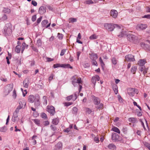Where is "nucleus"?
Listing matches in <instances>:
<instances>
[{
	"label": "nucleus",
	"instance_id": "b1692460",
	"mask_svg": "<svg viewBox=\"0 0 150 150\" xmlns=\"http://www.w3.org/2000/svg\"><path fill=\"white\" fill-rule=\"evenodd\" d=\"M58 122L59 120L57 118H56L53 120L52 123L53 124L56 125L58 124Z\"/></svg>",
	"mask_w": 150,
	"mask_h": 150
},
{
	"label": "nucleus",
	"instance_id": "9b49d317",
	"mask_svg": "<svg viewBox=\"0 0 150 150\" xmlns=\"http://www.w3.org/2000/svg\"><path fill=\"white\" fill-rule=\"evenodd\" d=\"M147 27L146 24H140L136 26V28L139 30H143L145 29Z\"/></svg>",
	"mask_w": 150,
	"mask_h": 150
},
{
	"label": "nucleus",
	"instance_id": "6e6552de",
	"mask_svg": "<svg viewBox=\"0 0 150 150\" xmlns=\"http://www.w3.org/2000/svg\"><path fill=\"white\" fill-rule=\"evenodd\" d=\"M47 111L51 115H53L55 112L54 107L52 106H48L47 108Z\"/></svg>",
	"mask_w": 150,
	"mask_h": 150
},
{
	"label": "nucleus",
	"instance_id": "a211bd4d",
	"mask_svg": "<svg viewBox=\"0 0 150 150\" xmlns=\"http://www.w3.org/2000/svg\"><path fill=\"white\" fill-rule=\"evenodd\" d=\"M129 121L132 123H137L138 122L137 119L135 117L129 118Z\"/></svg>",
	"mask_w": 150,
	"mask_h": 150
},
{
	"label": "nucleus",
	"instance_id": "052dcab7",
	"mask_svg": "<svg viewBox=\"0 0 150 150\" xmlns=\"http://www.w3.org/2000/svg\"><path fill=\"white\" fill-rule=\"evenodd\" d=\"M46 59L47 62H51L54 60L53 59L49 57H46Z\"/></svg>",
	"mask_w": 150,
	"mask_h": 150
},
{
	"label": "nucleus",
	"instance_id": "bb28decb",
	"mask_svg": "<svg viewBox=\"0 0 150 150\" xmlns=\"http://www.w3.org/2000/svg\"><path fill=\"white\" fill-rule=\"evenodd\" d=\"M23 83L24 87L27 88L28 87L29 83L28 81H27L26 80H25L23 81Z\"/></svg>",
	"mask_w": 150,
	"mask_h": 150
},
{
	"label": "nucleus",
	"instance_id": "6ab92c4d",
	"mask_svg": "<svg viewBox=\"0 0 150 150\" xmlns=\"http://www.w3.org/2000/svg\"><path fill=\"white\" fill-rule=\"evenodd\" d=\"M108 148L110 149H115L116 147L115 145L113 144H110L108 146Z\"/></svg>",
	"mask_w": 150,
	"mask_h": 150
},
{
	"label": "nucleus",
	"instance_id": "393cba45",
	"mask_svg": "<svg viewBox=\"0 0 150 150\" xmlns=\"http://www.w3.org/2000/svg\"><path fill=\"white\" fill-rule=\"evenodd\" d=\"M21 109V108H20V107H19L18 106L17 108L16 109L15 111V112L16 113V114H17V113L19 112V110H20V109ZM13 117H14V118H17L18 117V116L17 115H14V114H13Z\"/></svg>",
	"mask_w": 150,
	"mask_h": 150
},
{
	"label": "nucleus",
	"instance_id": "de8ad7c7",
	"mask_svg": "<svg viewBox=\"0 0 150 150\" xmlns=\"http://www.w3.org/2000/svg\"><path fill=\"white\" fill-rule=\"evenodd\" d=\"M67 49H63L62 50L61 52L60 53V55L61 56H63L64 55Z\"/></svg>",
	"mask_w": 150,
	"mask_h": 150
},
{
	"label": "nucleus",
	"instance_id": "20e7f679",
	"mask_svg": "<svg viewBox=\"0 0 150 150\" xmlns=\"http://www.w3.org/2000/svg\"><path fill=\"white\" fill-rule=\"evenodd\" d=\"M127 91L128 95L130 96H134V93L137 94L138 92V90L135 88H129L127 89Z\"/></svg>",
	"mask_w": 150,
	"mask_h": 150
},
{
	"label": "nucleus",
	"instance_id": "ddd939ff",
	"mask_svg": "<svg viewBox=\"0 0 150 150\" xmlns=\"http://www.w3.org/2000/svg\"><path fill=\"white\" fill-rule=\"evenodd\" d=\"M26 105V103L25 100L23 99H21L19 102V105L18 106L22 109L25 107Z\"/></svg>",
	"mask_w": 150,
	"mask_h": 150
},
{
	"label": "nucleus",
	"instance_id": "0e129e2a",
	"mask_svg": "<svg viewBox=\"0 0 150 150\" xmlns=\"http://www.w3.org/2000/svg\"><path fill=\"white\" fill-rule=\"evenodd\" d=\"M143 18H147V19H150V14H148L145 15L143 17Z\"/></svg>",
	"mask_w": 150,
	"mask_h": 150
},
{
	"label": "nucleus",
	"instance_id": "864d4df0",
	"mask_svg": "<svg viewBox=\"0 0 150 150\" xmlns=\"http://www.w3.org/2000/svg\"><path fill=\"white\" fill-rule=\"evenodd\" d=\"M36 19V15H34L32 16V20L33 21H35Z\"/></svg>",
	"mask_w": 150,
	"mask_h": 150
},
{
	"label": "nucleus",
	"instance_id": "aec40b11",
	"mask_svg": "<svg viewBox=\"0 0 150 150\" xmlns=\"http://www.w3.org/2000/svg\"><path fill=\"white\" fill-rule=\"evenodd\" d=\"M113 90L115 94H117L118 93V88L117 85L115 84L113 86Z\"/></svg>",
	"mask_w": 150,
	"mask_h": 150
},
{
	"label": "nucleus",
	"instance_id": "c85d7f7f",
	"mask_svg": "<svg viewBox=\"0 0 150 150\" xmlns=\"http://www.w3.org/2000/svg\"><path fill=\"white\" fill-rule=\"evenodd\" d=\"M112 130L115 132H116L119 134L120 133V131L119 129L117 127H114L112 128Z\"/></svg>",
	"mask_w": 150,
	"mask_h": 150
},
{
	"label": "nucleus",
	"instance_id": "2eb2a0df",
	"mask_svg": "<svg viewBox=\"0 0 150 150\" xmlns=\"http://www.w3.org/2000/svg\"><path fill=\"white\" fill-rule=\"evenodd\" d=\"M46 11V8L43 6H41L39 8V13L41 14L45 13Z\"/></svg>",
	"mask_w": 150,
	"mask_h": 150
},
{
	"label": "nucleus",
	"instance_id": "5701e85b",
	"mask_svg": "<svg viewBox=\"0 0 150 150\" xmlns=\"http://www.w3.org/2000/svg\"><path fill=\"white\" fill-rule=\"evenodd\" d=\"M137 67H136L133 66L131 68V71L133 73V74H135L137 70Z\"/></svg>",
	"mask_w": 150,
	"mask_h": 150
},
{
	"label": "nucleus",
	"instance_id": "680f3d73",
	"mask_svg": "<svg viewBox=\"0 0 150 150\" xmlns=\"http://www.w3.org/2000/svg\"><path fill=\"white\" fill-rule=\"evenodd\" d=\"M95 79L96 81H99L100 80V77L98 75H96L94 76V79Z\"/></svg>",
	"mask_w": 150,
	"mask_h": 150
},
{
	"label": "nucleus",
	"instance_id": "f8f14e48",
	"mask_svg": "<svg viewBox=\"0 0 150 150\" xmlns=\"http://www.w3.org/2000/svg\"><path fill=\"white\" fill-rule=\"evenodd\" d=\"M118 14L117 11L116 10L114 9L112 10L110 13V16L114 18H116L117 17Z\"/></svg>",
	"mask_w": 150,
	"mask_h": 150
},
{
	"label": "nucleus",
	"instance_id": "8fccbe9b",
	"mask_svg": "<svg viewBox=\"0 0 150 150\" xmlns=\"http://www.w3.org/2000/svg\"><path fill=\"white\" fill-rule=\"evenodd\" d=\"M143 45V44H142V45ZM143 45L146 47V48H147V49L148 50H150V46L149 45H147L146 44H143Z\"/></svg>",
	"mask_w": 150,
	"mask_h": 150
},
{
	"label": "nucleus",
	"instance_id": "e2e57ef3",
	"mask_svg": "<svg viewBox=\"0 0 150 150\" xmlns=\"http://www.w3.org/2000/svg\"><path fill=\"white\" fill-rule=\"evenodd\" d=\"M144 67H145V66H141V67L139 68V70L141 72L143 71L144 69Z\"/></svg>",
	"mask_w": 150,
	"mask_h": 150
},
{
	"label": "nucleus",
	"instance_id": "c9c22d12",
	"mask_svg": "<svg viewBox=\"0 0 150 150\" xmlns=\"http://www.w3.org/2000/svg\"><path fill=\"white\" fill-rule=\"evenodd\" d=\"M79 94V93L76 92L74 94V98H73V101H74L77 98L78 95Z\"/></svg>",
	"mask_w": 150,
	"mask_h": 150
},
{
	"label": "nucleus",
	"instance_id": "5fc2aeb1",
	"mask_svg": "<svg viewBox=\"0 0 150 150\" xmlns=\"http://www.w3.org/2000/svg\"><path fill=\"white\" fill-rule=\"evenodd\" d=\"M42 16H41L38 19L37 21V22L38 24L39 23H40V22H41V21L42 20Z\"/></svg>",
	"mask_w": 150,
	"mask_h": 150
},
{
	"label": "nucleus",
	"instance_id": "7ed1b4c3",
	"mask_svg": "<svg viewBox=\"0 0 150 150\" xmlns=\"http://www.w3.org/2000/svg\"><path fill=\"white\" fill-rule=\"evenodd\" d=\"M94 104L95 105V108L97 110H100L103 108V104L100 103V100L97 97H94Z\"/></svg>",
	"mask_w": 150,
	"mask_h": 150
},
{
	"label": "nucleus",
	"instance_id": "a18cd8bd",
	"mask_svg": "<svg viewBox=\"0 0 150 150\" xmlns=\"http://www.w3.org/2000/svg\"><path fill=\"white\" fill-rule=\"evenodd\" d=\"M7 16L6 14H4L1 18L2 21H4L7 19Z\"/></svg>",
	"mask_w": 150,
	"mask_h": 150
},
{
	"label": "nucleus",
	"instance_id": "dca6fc26",
	"mask_svg": "<svg viewBox=\"0 0 150 150\" xmlns=\"http://www.w3.org/2000/svg\"><path fill=\"white\" fill-rule=\"evenodd\" d=\"M146 63V61L145 59H141L139 61L138 64L140 66H144Z\"/></svg>",
	"mask_w": 150,
	"mask_h": 150
},
{
	"label": "nucleus",
	"instance_id": "7c9ffc66",
	"mask_svg": "<svg viewBox=\"0 0 150 150\" xmlns=\"http://www.w3.org/2000/svg\"><path fill=\"white\" fill-rule=\"evenodd\" d=\"M74 98V95H71L69 96H67L66 98V100L68 101H69L71 100H72L73 101V98Z\"/></svg>",
	"mask_w": 150,
	"mask_h": 150
},
{
	"label": "nucleus",
	"instance_id": "e433bc0d",
	"mask_svg": "<svg viewBox=\"0 0 150 150\" xmlns=\"http://www.w3.org/2000/svg\"><path fill=\"white\" fill-rule=\"evenodd\" d=\"M34 122L37 125L39 126L40 124V120L38 119H35L33 120Z\"/></svg>",
	"mask_w": 150,
	"mask_h": 150
},
{
	"label": "nucleus",
	"instance_id": "f03ea898",
	"mask_svg": "<svg viewBox=\"0 0 150 150\" xmlns=\"http://www.w3.org/2000/svg\"><path fill=\"white\" fill-rule=\"evenodd\" d=\"M12 26L10 23L6 24L4 28L3 33L6 36L9 35L12 33Z\"/></svg>",
	"mask_w": 150,
	"mask_h": 150
},
{
	"label": "nucleus",
	"instance_id": "c756f323",
	"mask_svg": "<svg viewBox=\"0 0 150 150\" xmlns=\"http://www.w3.org/2000/svg\"><path fill=\"white\" fill-rule=\"evenodd\" d=\"M41 117L45 120H47V117L46 114L45 113H42L41 114Z\"/></svg>",
	"mask_w": 150,
	"mask_h": 150
},
{
	"label": "nucleus",
	"instance_id": "774afa93",
	"mask_svg": "<svg viewBox=\"0 0 150 150\" xmlns=\"http://www.w3.org/2000/svg\"><path fill=\"white\" fill-rule=\"evenodd\" d=\"M70 130V128H69V127L66 129H64V132H69Z\"/></svg>",
	"mask_w": 150,
	"mask_h": 150
},
{
	"label": "nucleus",
	"instance_id": "f704fd0d",
	"mask_svg": "<svg viewBox=\"0 0 150 150\" xmlns=\"http://www.w3.org/2000/svg\"><path fill=\"white\" fill-rule=\"evenodd\" d=\"M77 20L76 18H70L69 19V23H73L76 21Z\"/></svg>",
	"mask_w": 150,
	"mask_h": 150
},
{
	"label": "nucleus",
	"instance_id": "4d7b16f0",
	"mask_svg": "<svg viewBox=\"0 0 150 150\" xmlns=\"http://www.w3.org/2000/svg\"><path fill=\"white\" fill-rule=\"evenodd\" d=\"M31 4L34 6H36L37 4V2L34 0H33L32 1Z\"/></svg>",
	"mask_w": 150,
	"mask_h": 150
},
{
	"label": "nucleus",
	"instance_id": "39448f33",
	"mask_svg": "<svg viewBox=\"0 0 150 150\" xmlns=\"http://www.w3.org/2000/svg\"><path fill=\"white\" fill-rule=\"evenodd\" d=\"M60 67L64 68H70L71 69L73 68L72 67H71L69 64H56L53 65V67L54 68Z\"/></svg>",
	"mask_w": 150,
	"mask_h": 150
},
{
	"label": "nucleus",
	"instance_id": "4be33fe9",
	"mask_svg": "<svg viewBox=\"0 0 150 150\" xmlns=\"http://www.w3.org/2000/svg\"><path fill=\"white\" fill-rule=\"evenodd\" d=\"M21 46L19 45L16 46L15 49L16 52L17 53H19L21 51Z\"/></svg>",
	"mask_w": 150,
	"mask_h": 150
},
{
	"label": "nucleus",
	"instance_id": "37998d69",
	"mask_svg": "<svg viewBox=\"0 0 150 150\" xmlns=\"http://www.w3.org/2000/svg\"><path fill=\"white\" fill-rule=\"evenodd\" d=\"M17 96V94L16 93V91L15 89L13 91V98L15 99L16 98Z\"/></svg>",
	"mask_w": 150,
	"mask_h": 150
},
{
	"label": "nucleus",
	"instance_id": "cd10ccee",
	"mask_svg": "<svg viewBox=\"0 0 150 150\" xmlns=\"http://www.w3.org/2000/svg\"><path fill=\"white\" fill-rule=\"evenodd\" d=\"M37 136H36L34 135L32 137V140H33V145H35L36 144V141L35 139Z\"/></svg>",
	"mask_w": 150,
	"mask_h": 150
},
{
	"label": "nucleus",
	"instance_id": "79ce46f5",
	"mask_svg": "<svg viewBox=\"0 0 150 150\" xmlns=\"http://www.w3.org/2000/svg\"><path fill=\"white\" fill-rule=\"evenodd\" d=\"M85 3L87 4H89L93 3V2L91 0H88L85 2Z\"/></svg>",
	"mask_w": 150,
	"mask_h": 150
},
{
	"label": "nucleus",
	"instance_id": "c03bdc74",
	"mask_svg": "<svg viewBox=\"0 0 150 150\" xmlns=\"http://www.w3.org/2000/svg\"><path fill=\"white\" fill-rule=\"evenodd\" d=\"M73 104V103L72 102H65L64 103V104L65 106H68L70 105H71Z\"/></svg>",
	"mask_w": 150,
	"mask_h": 150
},
{
	"label": "nucleus",
	"instance_id": "49530a36",
	"mask_svg": "<svg viewBox=\"0 0 150 150\" xmlns=\"http://www.w3.org/2000/svg\"><path fill=\"white\" fill-rule=\"evenodd\" d=\"M85 110L87 113L88 114H90L91 112V110L88 108H85Z\"/></svg>",
	"mask_w": 150,
	"mask_h": 150
},
{
	"label": "nucleus",
	"instance_id": "a878e982",
	"mask_svg": "<svg viewBox=\"0 0 150 150\" xmlns=\"http://www.w3.org/2000/svg\"><path fill=\"white\" fill-rule=\"evenodd\" d=\"M48 23V21L47 20H45L43 21L42 22V25L43 27H45L46 25Z\"/></svg>",
	"mask_w": 150,
	"mask_h": 150
},
{
	"label": "nucleus",
	"instance_id": "f3484780",
	"mask_svg": "<svg viewBox=\"0 0 150 150\" xmlns=\"http://www.w3.org/2000/svg\"><path fill=\"white\" fill-rule=\"evenodd\" d=\"M40 97L39 96L36 98L34 104L35 106L36 107H38L40 105Z\"/></svg>",
	"mask_w": 150,
	"mask_h": 150
},
{
	"label": "nucleus",
	"instance_id": "338daca9",
	"mask_svg": "<svg viewBox=\"0 0 150 150\" xmlns=\"http://www.w3.org/2000/svg\"><path fill=\"white\" fill-rule=\"evenodd\" d=\"M81 53V52L80 51L78 52H77L76 55L77 57V59L78 60L79 59V56Z\"/></svg>",
	"mask_w": 150,
	"mask_h": 150
},
{
	"label": "nucleus",
	"instance_id": "603ef678",
	"mask_svg": "<svg viewBox=\"0 0 150 150\" xmlns=\"http://www.w3.org/2000/svg\"><path fill=\"white\" fill-rule=\"evenodd\" d=\"M90 57L91 59L93 61L94 60V54L93 53L91 54L89 53Z\"/></svg>",
	"mask_w": 150,
	"mask_h": 150
},
{
	"label": "nucleus",
	"instance_id": "4c0bfd02",
	"mask_svg": "<svg viewBox=\"0 0 150 150\" xmlns=\"http://www.w3.org/2000/svg\"><path fill=\"white\" fill-rule=\"evenodd\" d=\"M117 59H116V58H115L113 57L112 59V63L113 64H114V65L116 64L117 63Z\"/></svg>",
	"mask_w": 150,
	"mask_h": 150
},
{
	"label": "nucleus",
	"instance_id": "3c124183",
	"mask_svg": "<svg viewBox=\"0 0 150 150\" xmlns=\"http://www.w3.org/2000/svg\"><path fill=\"white\" fill-rule=\"evenodd\" d=\"M94 141L96 143H98L99 142V137L98 135H97L96 137H94Z\"/></svg>",
	"mask_w": 150,
	"mask_h": 150
},
{
	"label": "nucleus",
	"instance_id": "4468645a",
	"mask_svg": "<svg viewBox=\"0 0 150 150\" xmlns=\"http://www.w3.org/2000/svg\"><path fill=\"white\" fill-rule=\"evenodd\" d=\"M35 99L34 96L33 95H31L28 96V100L29 102L32 103L34 102Z\"/></svg>",
	"mask_w": 150,
	"mask_h": 150
},
{
	"label": "nucleus",
	"instance_id": "58836bf2",
	"mask_svg": "<svg viewBox=\"0 0 150 150\" xmlns=\"http://www.w3.org/2000/svg\"><path fill=\"white\" fill-rule=\"evenodd\" d=\"M37 44L39 46H41L42 45V42L40 39H39L37 40Z\"/></svg>",
	"mask_w": 150,
	"mask_h": 150
},
{
	"label": "nucleus",
	"instance_id": "13d9d810",
	"mask_svg": "<svg viewBox=\"0 0 150 150\" xmlns=\"http://www.w3.org/2000/svg\"><path fill=\"white\" fill-rule=\"evenodd\" d=\"M43 99L44 100V102L47 104V97L45 96H44L43 97Z\"/></svg>",
	"mask_w": 150,
	"mask_h": 150
},
{
	"label": "nucleus",
	"instance_id": "a19ab883",
	"mask_svg": "<svg viewBox=\"0 0 150 150\" xmlns=\"http://www.w3.org/2000/svg\"><path fill=\"white\" fill-rule=\"evenodd\" d=\"M144 145L145 146L147 147L149 150H150V144L148 143L145 142L144 143Z\"/></svg>",
	"mask_w": 150,
	"mask_h": 150
},
{
	"label": "nucleus",
	"instance_id": "bf43d9fd",
	"mask_svg": "<svg viewBox=\"0 0 150 150\" xmlns=\"http://www.w3.org/2000/svg\"><path fill=\"white\" fill-rule=\"evenodd\" d=\"M54 76V75L53 74H52L51 75L49 78V81H51L53 79Z\"/></svg>",
	"mask_w": 150,
	"mask_h": 150
},
{
	"label": "nucleus",
	"instance_id": "9d476101",
	"mask_svg": "<svg viewBox=\"0 0 150 150\" xmlns=\"http://www.w3.org/2000/svg\"><path fill=\"white\" fill-rule=\"evenodd\" d=\"M125 59L126 60L129 62H134L135 61L134 56L131 54L126 55Z\"/></svg>",
	"mask_w": 150,
	"mask_h": 150
},
{
	"label": "nucleus",
	"instance_id": "6e6d98bb",
	"mask_svg": "<svg viewBox=\"0 0 150 150\" xmlns=\"http://www.w3.org/2000/svg\"><path fill=\"white\" fill-rule=\"evenodd\" d=\"M148 69V68H145V67H144V69L143 72V74L144 75H145L147 73Z\"/></svg>",
	"mask_w": 150,
	"mask_h": 150
},
{
	"label": "nucleus",
	"instance_id": "2f4dec72",
	"mask_svg": "<svg viewBox=\"0 0 150 150\" xmlns=\"http://www.w3.org/2000/svg\"><path fill=\"white\" fill-rule=\"evenodd\" d=\"M3 11L5 13H9L11 12V10L10 9L5 8L3 9Z\"/></svg>",
	"mask_w": 150,
	"mask_h": 150
},
{
	"label": "nucleus",
	"instance_id": "f257e3e1",
	"mask_svg": "<svg viewBox=\"0 0 150 150\" xmlns=\"http://www.w3.org/2000/svg\"><path fill=\"white\" fill-rule=\"evenodd\" d=\"M104 26L106 29L109 31H111L114 29L115 31L119 33L118 34L119 37L121 38L127 35V32L124 31L122 28L117 24L105 23Z\"/></svg>",
	"mask_w": 150,
	"mask_h": 150
},
{
	"label": "nucleus",
	"instance_id": "09e8293b",
	"mask_svg": "<svg viewBox=\"0 0 150 150\" xmlns=\"http://www.w3.org/2000/svg\"><path fill=\"white\" fill-rule=\"evenodd\" d=\"M57 37L59 39H62L63 37V35L61 34L58 33Z\"/></svg>",
	"mask_w": 150,
	"mask_h": 150
},
{
	"label": "nucleus",
	"instance_id": "412c9836",
	"mask_svg": "<svg viewBox=\"0 0 150 150\" xmlns=\"http://www.w3.org/2000/svg\"><path fill=\"white\" fill-rule=\"evenodd\" d=\"M28 47V45H26L25 42H23L22 44V47L21 48V52L23 53V52L25 49V47L27 48Z\"/></svg>",
	"mask_w": 150,
	"mask_h": 150
},
{
	"label": "nucleus",
	"instance_id": "ea45409f",
	"mask_svg": "<svg viewBox=\"0 0 150 150\" xmlns=\"http://www.w3.org/2000/svg\"><path fill=\"white\" fill-rule=\"evenodd\" d=\"M78 111V109L76 107H74L73 108V113L76 114L77 113Z\"/></svg>",
	"mask_w": 150,
	"mask_h": 150
},
{
	"label": "nucleus",
	"instance_id": "0eeeda50",
	"mask_svg": "<svg viewBox=\"0 0 150 150\" xmlns=\"http://www.w3.org/2000/svg\"><path fill=\"white\" fill-rule=\"evenodd\" d=\"M112 139L114 142L120 141L121 139L116 133H113L112 135Z\"/></svg>",
	"mask_w": 150,
	"mask_h": 150
},
{
	"label": "nucleus",
	"instance_id": "1a4fd4ad",
	"mask_svg": "<svg viewBox=\"0 0 150 150\" xmlns=\"http://www.w3.org/2000/svg\"><path fill=\"white\" fill-rule=\"evenodd\" d=\"M127 37V40L130 42H134L137 39V38L135 35L132 34L128 35Z\"/></svg>",
	"mask_w": 150,
	"mask_h": 150
},
{
	"label": "nucleus",
	"instance_id": "473e14b6",
	"mask_svg": "<svg viewBox=\"0 0 150 150\" xmlns=\"http://www.w3.org/2000/svg\"><path fill=\"white\" fill-rule=\"evenodd\" d=\"M7 128L6 127H3L0 128V132H5L7 130Z\"/></svg>",
	"mask_w": 150,
	"mask_h": 150
},
{
	"label": "nucleus",
	"instance_id": "72a5a7b5",
	"mask_svg": "<svg viewBox=\"0 0 150 150\" xmlns=\"http://www.w3.org/2000/svg\"><path fill=\"white\" fill-rule=\"evenodd\" d=\"M99 62L100 63V64H101V66L102 67L103 69L105 65V64H104V62H103L101 58V57H100L99 59Z\"/></svg>",
	"mask_w": 150,
	"mask_h": 150
},
{
	"label": "nucleus",
	"instance_id": "423d86ee",
	"mask_svg": "<svg viewBox=\"0 0 150 150\" xmlns=\"http://www.w3.org/2000/svg\"><path fill=\"white\" fill-rule=\"evenodd\" d=\"M82 80L80 78H78L76 75L73 76L72 78V83L75 86L74 84L75 83H81Z\"/></svg>",
	"mask_w": 150,
	"mask_h": 150
},
{
	"label": "nucleus",
	"instance_id": "69168bd1",
	"mask_svg": "<svg viewBox=\"0 0 150 150\" xmlns=\"http://www.w3.org/2000/svg\"><path fill=\"white\" fill-rule=\"evenodd\" d=\"M44 125L45 126H47L49 124V122L48 121H46L44 122Z\"/></svg>",
	"mask_w": 150,
	"mask_h": 150
}]
</instances>
